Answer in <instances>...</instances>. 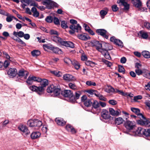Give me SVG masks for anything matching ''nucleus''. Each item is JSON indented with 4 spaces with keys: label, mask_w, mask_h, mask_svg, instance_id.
I'll list each match as a JSON object with an SVG mask.
<instances>
[{
    "label": "nucleus",
    "mask_w": 150,
    "mask_h": 150,
    "mask_svg": "<svg viewBox=\"0 0 150 150\" xmlns=\"http://www.w3.org/2000/svg\"><path fill=\"white\" fill-rule=\"evenodd\" d=\"M53 21L54 23L56 25H60L59 20L57 18L54 17L53 19Z\"/></svg>",
    "instance_id": "63"
},
{
    "label": "nucleus",
    "mask_w": 150,
    "mask_h": 150,
    "mask_svg": "<svg viewBox=\"0 0 150 150\" xmlns=\"http://www.w3.org/2000/svg\"><path fill=\"white\" fill-rule=\"evenodd\" d=\"M104 45L105 48H102V49L100 50V52L106 59H111V57L108 51V50H110L108 47L109 44L108 43H105Z\"/></svg>",
    "instance_id": "3"
},
{
    "label": "nucleus",
    "mask_w": 150,
    "mask_h": 150,
    "mask_svg": "<svg viewBox=\"0 0 150 150\" xmlns=\"http://www.w3.org/2000/svg\"><path fill=\"white\" fill-rule=\"evenodd\" d=\"M55 121L58 125L61 126L65 125L66 123V122L62 119L59 118H56Z\"/></svg>",
    "instance_id": "22"
},
{
    "label": "nucleus",
    "mask_w": 150,
    "mask_h": 150,
    "mask_svg": "<svg viewBox=\"0 0 150 150\" xmlns=\"http://www.w3.org/2000/svg\"><path fill=\"white\" fill-rule=\"evenodd\" d=\"M71 64L73 65L75 68L77 69H79L80 67V65L76 60H74L73 61Z\"/></svg>",
    "instance_id": "38"
},
{
    "label": "nucleus",
    "mask_w": 150,
    "mask_h": 150,
    "mask_svg": "<svg viewBox=\"0 0 150 150\" xmlns=\"http://www.w3.org/2000/svg\"><path fill=\"white\" fill-rule=\"evenodd\" d=\"M52 40L54 42L62 45L63 40L57 36H52Z\"/></svg>",
    "instance_id": "27"
},
{
    "label": "nucleus",
    "mask_w": 150,
    "mask_h": 150,
    "mask_svg": "<svg viewBox=\"0 0 150 150\" xmlns=\"http://www.w3.org/2000/svg\"><path fill=\"white\" fill-rule=\"evenodd\" d=\"M66 128L68 131L71 132L72 133H76V132L74 128L69 124L67 125H66Z\"/></svg>",
    "instance_id": "29"
},
{
    "label": "nucleus",
    "mask_w": 150,
    "mask_h": 150,
    "mask_svg": "<svg viewBox=\"0 0 150 150\" xmlns=\"http://www.w3.org/2000/svg\"><path fill=\"white\" fill-rule=\"evenodd\" d=\"M18 128L19 130L22 132V134L23 135L27 136L30 133L27 127L25 125H21L18 127Z\"/></svg>",
    "instance_id": "4"
},
{
    "label": "nucleus",
    "mask_w": 150,
    "mask_h": 150,
    "mask_svg": "<svg viewBox=\"0 0 150 150\" xmlns=\"http://www.w3.org/2000/svg\"><path fill=\"white\" fill-rule=\"evenodd\" d=\"M35 127L38 128L42 125V122L38 120H35Z\"/></svg>",
    "instance_id": "50"
},
{
    "label": "nucleus",
    "mask_w": 150,
    "mask_h": 150,
    "mask_svg": "<svg viewBox=\"0 0 150 150\" xmlns=\"http://www.w3.org/2000/svg\"><path fill=\"white\" fill-rule=\"evenodd\" d=\"M135 71L137 74L138 75H140L143 73V69L142 70L140 69H136Z\"/></svg>",
    "instance_id": "58"
},
{
    "label": "nucleus",
    "mask_w": 150,
    "mask_h": 150,
    "mask_svg": "<svg viewBox=\"0 0 150 150\" xmlns=\"http://www.w3.org/2000/svg\"><path fill=\"white\" fill-rule=\"evenodd\" d=\"M24 33L21 31H20L18 32H16L15 31L13 32V35L17 37L18 36L20 38H22L24 36Z\"/></svg>",
    "instance_id": "31"
},
{
    "label": "nucleus",
    "mask_w": 150,
    "mask_h": 150,
    "mask_svg": "<svg viewBox=\"0 0 150 150\" xmlns=\"http://www.w3.org/2000/svg\"><path fill=\"white\" fill-rule=\"evenodd\" d=\"M61 26L63 28L66 29L68 28L67 22L64 21H62L61 22Z\"/></svg>",
    "instance_id": "49"
},
{
    "label": "nucleus",
    "mask_w": 150,
    "mask_h": 150,
    "mask_svg": "<svg viewBox=\"0 0 150 150\" xmlns=\"http://www.w3.org/2000/svg\"><path fill=\"white\" fill-rule=\"evenodd\" d=\"M49 33L51 35H58V32L55 30H50Z\"/></svg>",
    "instance_id": "60"
},
{
    "label": "nucleus",
    "mask_w": 150,
    "mask_h": 150,
    "mask_svg": "<svg viewBox=\"0 0 150 150\" xmlns=\"http://www.w3.org/2000/svg\"><path fill=\"white\" fill-rule=\"evenodd\" d=\"M105 92L109 93L115 92L114 89L111 86H108L107 88L105 89Z\"/></svg>",
    "instance_id": "32"
},
{
    "label": "nucleus",
    "mask_w": 150,
    "mask_h": 150,
    "mask_svg": "<svg viewBox=\"0 0 150 150\" xmlns=\"http://www.w3.org/2000/svg\"><path fill=\"white\" fill-rule=\"evenodd\" d=\"M60 92V90L58 88H56L55 87L53 92L54 95L56 96H58L59 95Z\"/></svg>",
    "instance_id": "46"
},
{
    "label": "nucleus",
    "mask_w": 150,
    "mask_h": 150,
    "mask_svg": "<svg viewBox=\"0 0 150 150\" xmlns=\"http://www.w3.org/2000/svg\"><path fill=\"white\" fill-rule=\"evenodd\" d=\"M40 54V52L38 50H34L31 52L32 55L33 57H36L39 55Z\"/></svg>",
    "instance_id": "45"
},
{
    "label": "nucleus",
    "mask_w": 150,
    "mask_h": 150,
    "mask_svg": "<svg viewBox=\"0 0 150 150\" xmlns=\"http://www.w3.org/2000/svg\"><path fill=\"white\" fill-rule=\"evenodd\" d=\"M46 21L48 23H51L52 21L53 18L51 16H48L45 19Z\"/></svg>",
    "instance_id": "61"
},
{
    "label": "nucleus",
    "mask_w": 150,
    "mask_h": 150,
    "mask_svg": "<svg viewBox=\"0 0 150 150\" xmlns=\"http://www.w3.org/2000/svg\"><path fill=\"white\" fill-rule=\"evenodd\" d=\"M69 86L70 88L73 90H75L77 89V87L75 83H69Z\"/></svg>",
    "instance_id": "44"
},
{
    "label": "nucleus",
    "mask_w": 150,
    "mask_h": 150,
    "mask_svg": "<svg viewBox=\"0 0 150 150\" xmlns=\"http://www.w3.org/2000/svg\"><path fill=\"white\" fill-rule=\"evenodd\" d=\"M81 95V92L79 91H77L75 92V96H73H73L72 97V99L70 100V101L71 102H73L75 101L76 100L78 99Z\"/></svg>",
    "instance_id": "19"
},
{
    "label": "nucleus",
    "mask_w": 150,
    "mask_h": 150,
    "mask_svg": "<svg viewBox=\"0 0 150 150\" xmlns=\"http://www.w3.org/2000/svg\"><path fill=\"white\" fill-rule=\"evenodd\" d=\"M102 61L103 62L107 65V66L108 67H110L112 65V64L111 62L105 59H103Z\"/></svg>",
    "instance_id": "53"
},
{
    "label": "nucleus",
    "mask_w": 150,
    "mask_h": 150,
    "mask_svg": "<svg viewBox=\"0 0 150 150\" xmlns=\"http://www.w3.org/2000/svg\"><path fill=\"white\" fill-rule=\"evenodd\" d=\"M93 46L96 47V49L98 51L100 52V50L102 49V48H104L103 46L105 44H103V46H102V44L100 43L99 41H96L93 42Z\"/></svg>",
    "instance_id": "14"
},
{
    "label": "nucleus",
    "mask_w": 150,
    "mask_h": 150,
    "mask_svg": "<svg viewBox=\"0 0 150 150\" xmlns=\"http://www.w3.org/2000/svg\"><path fill=\"white\" fill-rule=\"evenodd\" d=\"M62 94L64 97L69 98L70 99V100L72 99L73 96V92L70 90H64L62 92Z\"/></svg>",
    "instance_id": "9"
},
{
    "label": "nucleus",
    "mask_w": 150,
    "mask_h": 150,
    "mask_svg": "<svg viewBox=\"0 0 150 150\" xmlns=\"http://www.w3.org/2000/svg\"><path fill=\"white\" fill-rule=\"evenodd\" d=\"M83 103L85 106L88 107L91 105L92 102L90 99H88Z\"/></svg>",
    "instance_id": "47"
},
{
    "label": "nucleus",
    "mask_w": 150,
    "mask_h": 150,
    "mask_svg": "<svg viewBox=\"0 0 150 150\" xmlns=\"http://www.w3.org/2000/svg\"><path fill=\"white\" fill-rule=\"evenodd\" d=\"M52 51L55 53L61 54L62 53V51L61 49L58 47H54Z\"/></svg>",
    "instance_id": "40"
},
{
    "label": "nucleus",
    "mask_w": 150,
    "mask_h": 150,
    "mask_svg": "<svg viewBox=\"0 0 150 150\" xmlns=\"http://www.w3.org/2000/svg\"><path fill=\"white\" fill-rule=\"evenodd\" d=\"M108 11V8H105V10H102L100 11V14L101 17L103 18L104 16L106 15Z\"/></svg>",
    "instance_id": "35"
},
{
    "label": "nucleus",
    "mask_w": 150,
    "mask_h": 150,
    "mask_svg": "<svg viewBox=\"0 0 150 150\" xmlns=\"http://www.w3.org/2000/svg\"><path fill=\"white\" fill-rule=\"evenodd\" d=\"M144 27L149 30H150V23L146 22L144 23Z\"/></svg>",
    "instance_id": "55"
},
{
    "label": "nucleus",
    "mask_w": 150,
    "mask_h": 150,
    "mask_svg": "<svg viewBox=\"0 0 150 150\" xmlns=\"http://www.w3.org/2000/svg\"><path fill=\"white\" fill-rule=\"evenodd\" d=\"M51 72L58 77H60L62 76V73L58 71H51Z\"/></svg>",
    "instance_id": "48"
},
{
    "label": "nucleus",
    "mask_w": 150,
    "mask_h": 150,
    "mask_svg": "<svg viewBox=\"0 0 150 150\" xmlns=\"http://www.w3.org/2000/svg\"><path fill=\"white\" fill-rule=\"evenodd\" d=\"M41 135L40 133L39 132H35L32 133L31 137L32 139H36L39 138Z\"/></svg>",
    "instance_id": "26"
},
{
    "label": "nucleus",
    "mask_w": 150,
    "mask_h": 150,
    "mask_svg": "<svg viewBox=\"0 0 150 150\" xmlns=\"http://www.w3.org/2000/svg\"><path fill=\"white\" fill-rule=\"evenodd\" d=\"M42 3L43 4L49 9H51L54 6V2L50 0H43Z\"/></svg>",
    "instance_id": "8"
},
{
    "label": "nucleus",
    "mask_w": 150,
    "mask_h": 150,
    "mask_svg": "<svg viewBox=\"0 0 150 150\" xmlns=\"http://www.w3.org/2000/svg\"><path fill=\"white\" fill-rule=\"evenodd\" d=\"M131 110L133 112L137 115L140 118H144V116L140 113V110L139 109L133 108H131Z\"/></svg>",
    "instance_id": "25"
},
{
    "label": "nucleus",
    "mask_w": 150,
    "mask_h": 150,
    "mask_svg": "<svg viewBox=\"0 0 150 150\" xmlns=\"http://www.w3.org/2000/svg\"><path fill=\"white\" fill-rule=\"evenodd\" d=\"M125 133L133 136H141L143 135L146 137H149L150 136V129H147L146 131L145 129L138 127L136 132H133L132 133H129L128 131H126Z\"/></svg>",
    "instance_id": "1"
},
{
    "label": "nucleus",
    "mask_w": 150,
    "mask_h": 150,
    "mask_svg": "<svg viewBox=\"0 0 150 150\" xmlns=\"http://www.w3.org/2000/svg\"><path fill=\"white\" fill-rule=\"evenodd\" d=\"M32 12L33 13V16H34L37 17L39 16V13L37 11L36 8L34 7H33L31 9Z\"/></svg>",
    "instance_id": "33"
},
{
    "label": "nucleus",
    "mask_w": 150,
    "mask_h": 150,
    "mask_svg": "<svg viewBox=\"0 0 150 150\" xmlns=\"http://www.w3.org/2000/svg\"><path fill=\"white\" fill-rule=\"evenodd\" d=\"M118 71L120 72L124 73L125 69L122 66L120 65L118 67Z\"/></svg>",
    "instance_id": "64"
},
{
    "label": "nucleus",
    "mask_w": 150,
    "mask_h": 150,
    "mask_svg": "<svg viewBox=\"0 0 150 150\" xmlns=\"http://www.w3.org/2000/svg\"><path fill=\"white\" fill-rule=\"evenodd\" d=\"M39 82H40L41 86L40 88H41L42 89V92L43 93L44 89V88L48 84V81L46 79L42 80L40 79V81Z\"/></svg>",
    "instance_id": "17"
},
{
    "label": "nucleus",
    "mask_w": 150,
    "mask_h": 150,
    "mask_svg": "<svg viewBox=\"0 0 150 150\" xmlns=\"http://www.w3.org/2000/svg\"><path fill=\"white\" fill-rule=\"evenodd\" d=\"M110 41L121 47H123V43L122 41L116 39L114 37H111L110 38Z\"/></svg>",
    "instance_id": "10"
},
{
    "label": "nucleus",
    "mask_w": 150,
    "mask_h": 150,
    "mask_svg": "<svg viewBox=\"0 0 150 150\" xmlns=\"http://www.w3.org/2000/svg\"><path fill=\"white\" fill-rule=\"evenodd\" d=\"M92 105L94 108L97 109L99 107V103L97 101L95 100L93 103Z\"/></svg>",
    "instance_id": "51"
},
{
    "label": "nucleus",
    "mask_w": 150,
    "mask_h": 150,
    "mask_svg": "<svg viewBox=\"0 0 150 150\" xmlns=\"http://www.w3.org/2000/svg\"><path fill=\"white\" fill-rule=\"evenodd\" d=\"M7 17L6 18V21L7 22H9L11 21L13 19V18H14V17L12 16H7Z\"/></svg>",
    "instance_id": "62"
},
{
    "label": "nucleus",
    "mask_w": 150,
    "mask_h": 150,
    "mask_svg": "<svg viewBox=\"0 0 150 150\" xmlns=\"http://www.w3.org/2000/svg\"><path fill=\"white\" fill-rule=\"evenodd\" d=\"M115 121L116 124L119 125L122 124L124 120L122 117H119L116 118Z\"/></svg>",
    "instance_id": "36"
},
{
    "label": "nucleus",
    "mask_w": 150,
    "mask_h": 150,
    "mask_svg": "<svg viewBox=\"0 0 150 150\" xmlns=\"http://www.w3.org/2000/svg\"><path fill=\"white\" fill-rule=\"evenodd\" d=\"M138 35L142 38L146 39L148 37V33L143 31H141L138 33Z\"/></svg>",
    "instance_id": "24"
},
{
    "label": "nucleus",
    "mask_w": 150,
    "mask_h": 150,
    "mask_svg": "<svg viewBox=\"0 0 150 150\" xmlns=\"http://www.w3.org/2000/svg\"><path fill=\"white\" fill-rule=\"evenodd\" d=\"M11 61V59H9V60H6L4 62L3 65L4 67H7L9 65L10 61Z\"/></svg>",
    "instance_id": "57"
},
{
    "label": "nucleus",
    "mask_w": 150,
    "mask_h": 150,
    "mask_svg": "<svg viewBox=\"0 0 150 150\" xmlns=\"http://www.w3.org/2000/svg\"><path fill=\"white\" fill-rule=\"evenodd\" d=\"M17 72V70L16 69L11 68L8 70L7 73L10 77L13 78L16 76Z\"/></svg>",
    "instance_id": "11"
},
{
    "label": "nucleus",
    "mask_w": 150,
    "mask_h": 150,
    "mask_svg": "<svg viewBox=\"0 0 150 150\" xmlns=\"http://www.w3.org/2000/svg\"><path fill=\"white\" fill-rule=\"evenodd\" d=\"M142 118H140V119ZM144 120H142L141 119L140 120H138L137 122L138 123L141 125H146V119L145 117H144V118H142Z\"/></svg>",
    "instance_id": "41"
},
{
    "label": "nucleus",
    "mask_w": 150,
    "mask_h": 150,
    "mask_svg": "<svg viewBox=\"0 0 150 150\" xmlns=\"http://www.w3.org/2000/svg\"><path fill=\"white\" fill-rule=\"evenodd\" d=\"M27 124L30 127H35V120H29L28 121Z\"/></svg>",
    "instance_id": "42"
},
{
    "label": "nucleus",
    "mask_w": 150,
    "mask_h": 150,
    "mask_svg": "<svg viewBox=\"0 0 150 150\" xmlns=\"http://www.w3.org/2000/svg\"><path fill=\"white\" fill-rule=\"evenodd\" d=\"M29 88L31 91L35 92L39 95H41L43 93L42 92V88H40V86L37 87L36 86L33 85L30 86Z\"/></svg>",
    "instance_id": "5"
},
{
    "label": "nucleus",
    "mask_w": 150,
    "mask_h": 150,
    "mask_svg": "<svg viewBox=\"0 0 150 150\" xmlns=\"http://www.w3.org/2000/svg\"><path fill=\"white\" fill-rule=\"evenodd\" d=\"M3 54L4 57L6 58L7 59H12L11 58L8 54L5 52L3 51Z\"/></svg>",
    "instance_id": "59"
},
{
    "label": "nucleus",
    "mask_w": 150,
    "mask_h": 150,
    "mask_svg": "<svg viewBox=\"0 0 150 150\" xmlns=\"http://www.w3.org/2000/svg\"><path fill=\"white\" fill-rule=\"evenodd\" d=\"M96 32L98 34L100 35L106 39L108 38V36L106 35L107 31L103 29H99L96 30Z\"/></svg>",
    "instance_id": "15"
},
{
    "label": "nucleus",
    "mask_w": 150,
    "mask_h": 150,
    "mask_svg": "<svg viewBox=\"0 0 150 150\" xmlns=\"http://www.w3.org/2000/svg\"><path fill=\"white\" fill-rule=\"evenodd\" d=\"M132 3L136 7L142 6V2L140 0H132Z\"/></svg>",
    "instance_id": "28"
},
{
    "label": "nucleus",
    "mask_w": 150,
    "mask_h": 150,
    "mask_svg": "<svg viewBox=\"0 0 150 150\" xmlns=\"http://www.w3.org/2000/svg\"><path fill=\"white\" fill-rule=\"evenodd\" d=\"M95 95L98 97L100 100L104 101L107 100V99L103 96L100 94L99 93H95Z\"/></svg>",
    "instance_id": "37"
},
{
    "label": "nucleus",
    "mask_w": 150,
    "mask_h": 150,
    "mask_svg": "<svg viewBox=\"0 0 150 150\" xmlns=\"http://www.w3.org/2000/svg\"><path fill=\"white\" fill-rule=\"evenodd\" d=\"M109 111L110 114L112 116H117L121 113V111L120 110H115L112 108H110Z\"/></svg>",
    "instance_id": "16"
},
{
    "label": "nucleus",
    "mask_w": 150,
    "mask_h": 150,
    "mask_svg": "<svg viewBox=\"0 0 150 150\" xmlns=\"http://www.w3.org/2000/svg\"><path fill=\"white\" fill-rule=\"evenodd\" d=\"M69 28L77 32L81 30V26L79 24H77L75 25L71 24Z\"/></svg>",
    "instance_id": "18"
},
{
    "label": "nucleus",
    "mask_w": 150,
    "mask_h": 150,
    "mask_svg": "<svg viewBox=\"0 0 150 150\" xmlns=\"http://www.w3.org/2000/svg\"><path fill=\"white\" fill-rule=\"evenodd\" d=\"M77 37L79 39L83 40H86L90 39V37L86 34H78Z\"/></svg>",
    "instance_id": "21"
},
{
    "label": "nucleus",
    "mask_w": 150,
    "mask_h": 150,
    "mask_svg": "<svg viewBox=\"0 0 150 150\" xmlns=\"http://www.w3.org/2000/svg\"><path fill=\"white\" fill-rule=\"evenodd\" d=\"M64 62L68 64H72L73 61H71L69 58L68 57L65 58L64 59Z\"/></svg>",
    "instance_id": "52"
},
{
    "label": "nucleus",
    "mask_w": 150,
    "mask_h": 150,
    "mask_svg": "<svg viewBox=\"0 0 150 150\" xmlns=\"http://www.w3.org/2000/svg\"><path fill=\"white\" fill-rule=\"evenodd\" d=\"M85 64L86 65L92 67H94L96 64V63L89 60L86 61L85 62Z\"/></svg>",
    "instance_id": "43"
},
{
    "label": "nucleus",
    "mask_w": 150,
    "mask_h": 150,
    "mask_svg": "<svg viewBox=\"0 0 150 150\" xmlns=\"http://www.w3.org/2000/svg\"><path fill=\"white\" fill-rule=\"evenodd\" d=\"M143 57L146 58H150V53L147 51H144L142 53Z\"/></svg>",
    "instance_id": "34"
},
{
    "label": "nucleus",
    "mask_w": 150,
    "mask_h": 150,
    "mask_svg": "<svg viewBox=\"0 0 150 150\" xmlns=\"http://www.w3.org/2000/svg\"><path fill=\"white\" fill-rule=\"evenodd\" d=\"M62 45L65 46L67 47H70L73 48L74 47V44L71 42L65 41H63L62 43Z\"/></svg>",
    "instance_id": "20"
},
{
    "label": "nucleus",
    "mask_w": 150,
    "mask_h": 150,
    "mask_svg": "<svg viewBox=\"0 0 150 150\" xmlns=\"http://www.w3.org/2000/svg\"><path fill=\"white\" fill-rule=\"evenodd\" d=\"M43 47L44 48H46L48 49L51 50H52L53 47L52 45H50L45 44L43 45Z\"/></svg>",
    "instance_id": "54"
},
{
    "label": "nucleus",
    "mask_w": 150,
    "mask_h": 150,
    "mask_svg": "<svg viewBox=\"0 0 150 150\" xmlns=\"http://www.w3.org/2000/svg\"><path fill=\"white\" fill-rule=\"evenodd\" d=\"M117 3L120 5H122L124 6V10H128L129 8V4L125 0H118Z\"/></svg>",
    "instance_id": "13"
},
{
    "label": "nucleus",
    "mask_w": 150,
    "mask_h": 150,
    "mask_svg": "<svg viewBox=\"0 0 150 150\" xmlns=\"http://www.w3.org/2000/svg\"><path fill=\"white\" fill-rule=\"evenodd\" d=\"M55 87L53 85H51L49 86L47 89V92L48 93H51L54 92Z\"/></svg>",
    "instance_id": "39"
},
{
    "label": "nucleus",
    "mask_w": 150,
    "mask_h": 150,
    "mask_svg": "<svg viewBox=\"0 0 150 150\" xmlns=\"http://www.w3.org/2000/svg\"><path fill=\"white\" fill-rule=\"evenodd\" d=\"M40 81V78L35 76H30L26 81V83L29 84H31L33 81L39 82Z\"/></svg>",
    "instance_id": "6"
},
{
    "label": "nucleus",
    "mask_w": 150,
    "mask_h": 150,
    "mask_svg": "<svg viewBox=\"0 0 150 150\" xmlns=\"http://www.w3.org/2000/svg\"><path fill=\"white\" fill-rule=\"evenodd\" d=\"M64 79L66 81H75L76 78L71 74H66L64 75Z\"/></svg>",
    "instance_id": "7"
},
{
    "label": "nucleus",
    "mask_w": 150,
    "mask_h": 150,
    "mask_svg": "<svg viewBox=\"0 0 150 150\" xmlns=\"http://www.w3.org/2000/svg\"><path fill=\"white\" fill-rule=\"evenodd\" d=\"M101 116L105 119H108L110 117L108 111L106 110H104L102 111Z\"/></svg>",
    "instance_id": "23"
},
{
    "label": "nucleus",
    "mask_w": 150,
    "mask_h": 150,
    "mask_svg": "<svg viewBox=\"0 0 150 150\" xmlns=\"http://www.w3.org/2000/svg\"><path fill=\"white\" fill-rule=\"evenodd\" d=\"M28 74L29 73L27 71L23 69L19 70L18 73V75L20 77H22L24 76L25 79L27 78Z\"/></svg>",
    "instance_id": "12"
},
{
    "label": "nucleus",
    "mask_w": 150,
    "mask_h": 150,
    "mask_svg": "<svg viewBox=\"0 0 150 150\" xmlns=\"http://www.w3.org/2000/svg\"><path fill=\"white\" fill-rule=\"evenodd\" d=\"M0 14H2L3 15L8 16L9 15V14L6 12L4 10H2L1 9H0Z\"/></svg>",
    "instance_id": "56"
},
{
    "label": "nucleus",
    "mask_w": 150,
    "mask_h": 150,
    "mask_svg": "<svg viewBox=\"0 0 150 150\" xmlns=\"http://www.w3.org/2000/svg\"><path fill=\"white\" fill-rule=\"evenodd\" d=\"M126 120L124 121V126L129 131L133 130L135 127V123L134 121H131L126 118Z\"/></svg>",
    "instance_id": "2"
},
{
    "label": "nucleus",
    "mask_w": 150,
    "mask_h": 150,
    "mask_svg": "<svg viewBox=\"0 0 150 150\" xmlns=\"http://www.w3.org/2000/svg\"><path fill=\"white\" fill-rule=\"evenodd\" d=\"M144 76L150 79V71L146 69H143V73Z\"/></svg>",
    "instance_id": "30"
}]
</instances>
